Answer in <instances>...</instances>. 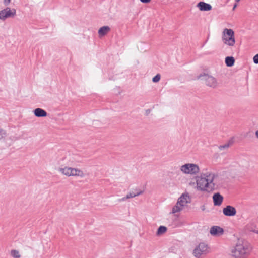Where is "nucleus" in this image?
<instances>
[{"label": "nucleus", "mask_w": 258, "mask_h": 258, "mask_svg": "<svg viewBox=\"0 0 258 258\" xmlns=\"http://www.w3.org/2000/svg\"><path fill=\"white\" fill-rule=\"evenodd\" d=\"M197 191L203 192H211L218 189L221 185L219 176L212 171L201 174L195 177Z\"/></svg>", "instance_id": "obj_1"}, {"label": "nucleus", "mask_w": 258, "mask_h": 258, "mask_svg": "<svg viewBox=\"0 0 258 258\" xmlns=\"http://www.w3.org/2000/svg\"><path fill=\"white\" fill-rule=\"evenodd\" d=\"M253 247L246 240H238L231 252L235 258H248L251 254Z\"/></svg>", "instance_id": "obj_2"}, {"label": "nucleus", "mask_w": 258, "mask_h": 258, "mask_svg": "<svg viewBox=\"0 0 258 258\" xmlns=\"http://www.w3.org/2000/svg\"><path fill=\"white\" fill-rule=\"evenodd\" d=\"M222 40L227 46H234L236 40L234 31L231 29L225 28L222 33Z\"/></svg>", "instance_id": "obj_3"}, {"label": "nucleus", "mask_w": 258, "mask_h": 258, "mask_svg": "<svg viewBox=\"0 0 258 258\" xmlns=\"http://www.w3.org/2000/svg\"><path fill=\"white\" fill-rule=\"evenodd\" d=\"M180 170L184 174L196 175L199 173L200 169L197 164L188 163L181 165Z\"/></svg>", "instance_id": "obj_4"}, {"label": "nucleus", "mask_w": 258, "mask_h": 258, "mask_svg": "<svg viewBox=\"0 0 258 258\" xmlns=\"http://www.w3.org/2000/svg\"><path fill=\"white\" fill-rule=\"evenodd\" d=\"M198 78L204 81L206 85L212 88H216L219 84L216 78L208 74L203 73L201 74Z\"/></svg>", "instance_id": "obj_5"}, {"label": "nucleus", "mask_w": 258, "mask_h": 258, "mask_svg": "<svg viewBox=\"0 0 258 258\" xmlns=\"http://www.w3.org/2000/svg\"><path fill=\"white\" fill-rule=\"evenodd\" d=\"M210 251L209 247L205 243H200L197 246L193 251V254L196 258H201L206 255Z\"/></svg>", "instance_id": "obj_6"}, {"label": "nucleus", "mask_w": 258, "mask_h": 258, "mask_svg": "<svg viewBox=\"0 0 258 258\" xmlns=\"http://www.w3.org/2000/svg\"><path fill=\"white\" fill-rule=\"evenodd\" d=\"M16 15V10L14 8L11 9L10 7H6L5 9L0 11V20L5 21L6 19L13 18Z\"/></svg>", "instance_id": "obj_7"}, {"label": "nucleus", "mask_w": 258, "mask_h": 258, "mask_svg": "<svg viewBox=\"0 0 258 258\" xmlns=\"http://www.w3.org/2000/svg\"><path fill=\"white\" fill-rule=\"evenodd\" d=\"M66 176L83 178L85 176V173L79 168L66 167Z\"/></svg>", "instance_id": "obj_8"}, {"label": "nucleus", "mask_w": 258, "mask_h": 258, "mask_svg": "<svg viewBox=\"0 0 258 258\" xmlns=\"http://www.w3.org/2000/svg\"><path fill=\"white\" fill-rule=\"evenodd\" d=\"M191 201L190 197L187 192L183 193L178 198L177 202L178 204L181 205L183 207L187 206V204L190 203Z\"/></svg>", "instance_id": "obj_9"}, {"label": "nucleus", "mask_w": 258, "mask_h": 258, "mask_svg": "<svg viewBox=\"0 0 258 258\" xmlns=\"http://www.w3.org/2000/svg\"><path fill=\"white\" fill-rule=\"evenodd\" d=\"M236 212L235 208L230 205H227L223 209V213L226 216H234L236 215Z\"/></svg>", "instance_id": "obj_10"}, {"label": "nucleus", "mask_w": 258, "mask_h": 258, "mask_svg": "<svg viewBox=\"0 0 258 258\" xmlns=\"http://www.w3.org/2000/svg\"><path fill=\"white\" fill-rule=\"evenodd\" d=\"M135 190L137 191V192H134L133 190L131 191L126 195V196L125 197H123L121 199H120V201H125L130 198L138 196L142 194L144 192L143 190H141L138 188H135Z\"/></svg>", "instance_id": "obj_11"}, {"label": "nucleus", "mask_w": 258, "mask_h": 258, "mask_svg": "<svg viewBox=\"0 0 258 258\" xmlns=\"http://www.w3.org/2000/svg\"><path fill=\"white\" fill-rule=\"evenodd\" d=\"M223 229L219 226H214L211 228L210 233L213 236H219L223 233Z\"/></svg>", "instance_id": "obj_12"}, {"label": "nucleus", "mask_w": 258, "mask_h": 258, "mask_svg": "<svg viewBox=\"0 0 258 258\" xmlns=\"http://www.w3.org/2000/svg\"><path fill=\"white\" fill-rule=\"evenodd\" d=\"M213 200L215 206H220L223 201V197L219 193H216L213 196Z\"/></svg>", "instance_id": "obj_13"}, {"label": "nucleus", "mask_w": 258, "mask_h": 258, "mask_svg": "<svg viewBox=\"0 0 258 258\" xmlns=\"http://www.w3.org/2000/svg\"><path fill=\"white\" fill-rule=\"evenodd\" d=\"M197 7L202 11H208L212 10V6L204 2H200L198 3Z\"/></svg>", "instance_id": "obj_14"}, {"label": "nucleus", "mask_w": 258, "mask_h": 258, "mask_svg": "<svg viewBox=\"0 0 258 258\" xmlns=\"http://www.w3.org/2000/svg\"><path fill=\"white\" fill-rule=\"evenodd\" d=\"M33 113L35 116L37 117H46L47 115V112L44 109L40 108H37L33 110Z\"/></svg>", "instance_id": "obj_15"}, {"label": "nucleus", "mask_w": 258, "mask_h": 258, "mask_svg": "<svg viewBox=\"0 0 258 258\" xmlns=\"http://www.w3.org/2000/svg\"><path fill=\"white\" fill-rule=\"evenodd\" d=\"M110 31V28L108 26H103L98 30V35L102 37L106 35Z\"/></svg>", "instance_id": "obj_16"}, {"label": "nucleus", "mask_w": 258, "mask_h": 258, "mask_svg": "<svg viewBox=\"0 0 258 258\" xmlns=\"http://www.w3.org/2000/svg\"><path fill=\"white\" fill-rule=\"evenodd\" d=\"M184 207H183L181 205L178 204V203L177 202L175 206H173L172 209V212L171 213L175 214L176 213L180 212L182 211Z\"/></svg>", "instance_id": "obj_17"}, {"label": "nucleus", "mask_w": 258, "mask_h": 258, "mask_svg": "<svg viewBox=\"0 0 258 258\" xmlns=\"http://www.w3.org/2000/svg\"><path fill=\"white\" fill-rule=\"evenodd\" d=\"M235 59L232 56H228L225 58V63L228 67H232L234 65Z\"/></svg>", "instance_id": "obj_18"}, {"label": "nucleus", "mask_w": 258, "mask_h": 258, "mask_svg": "<svg viewBox=\"0 0 258 258\" xmlns=\"http://www.w3.org/2000/svg\"><path fill=\"white\" fill-rule=\"evenodd\" d=\"M167 230V228L166 227L164 226H160L156 232V235L161 236L163 234L165 233Z\"/></svg>", "instance_id": "obj_19"}, {"label": "nucleus", "mask_w": 258, "mask_h": 258, "mask_svg": "<svg viewBox=\"0 0 258 258\" xmlns=\"http://www.w3.org/2000/svg\"><path fill=\"white\" fill-rule=\"evenodd\" d=\"M11 255L14 258H20V255L19 252L17 250H12L11 251Z\"/></svg>", "instance_id": "obj_20"}, {"label": "nucleus", "mask_w": 258, "mask_h": 258, "mask_svg": "<svg viewBox=\"0 0 258 258\" xmlns=\"http://www.w3.org/2000/svg\"><path fill=\"white\" fill-rule=\"evenodd\" d=\"M160 79V75L159 74L156 75L155 77H154L152 79L153 82L155 83H157L159 81Z\"/></svg>", "instance_id": "obj_21"}, {"label": "nucleus", "mask_w": 258, "mask_h": 258, "mask_svg": "<svg viewBox=\"0 0 258 258\" xmlns=\"http://www.w3.org/2000/svg\"><path fill=\"white\" fill-rule=\"evenodd\" d=\"M6 133L4 130H0V140L5 137Z\"/></svg>", "instance_id": "obj_22"}, {"label": "nucleus", "mask_w": 258, "mask_h": 258, "mask_svg": "<svg viewBox=\"0 0 258 258\" xmlns=\"http://www.w3.org/2000/svg\"><path fill=\"white\" fill-rule=\"evenodd\" d=\"M228 147H229L228 144H225L224 145L220 146L219 147V148L220 150H224V149H228Z\"/></svg>", "instance_id": "obj_23"}, {"label": "nucleus", "mask_w": 258, "mask_h": 258, "mask_svg": "<svg viewBox=\"0 0 258 258\" xmlns=\"http://www.w3.org/2000/svg\"><path fill=\"white\" fill-rule=\"evenodd\" d=\"M253 60L254 63L258 64V54H256L253 57Z\"/></svg>", "instance_id": "obj_24"}, {"label": "nucleus", "mask_w": 258, "mask_h": 258, "mask_svg": "<svg viewBox=\"0 0 258 258\" xmlns=\"http://www.w3.org/2000/svg\"><path fill=\"white\" fill-rule=\"evenodd\" d=\"M11 1V0H4L3 4L5 6H7L10 4Z\"/></svg>", "instance_id": "obj_25"}, {"label": "nucleus", "mask_w": 258, "mask_h": 258, "mask_svg": "<svg viewBox=\"0 0 258 258\" xmlns=\"http://www.w3.org/2000/svg\"><path fill=\"white\" fill-rule=\"evenodd\" d=\"M140 1L143 3H149L151 2V0H140Z\"/></svg>", "instance_id": "obj_26"}, {"label": "nucleus", "mask_w": 258, "mask_h": 258, "mask_svg": "<svg viewBox=\"0 0 258 258\" xmlns=\"http://www.w3.org/2000/svg\"><path fill=\"white\" fill-rule=\"evenodd\" d=\"M58 170L62 172V174L64 173V169L62 168H59Z\"/></svg>", "instance_id": "obj_27"}, {"label": "nucleus", "mask_w": 258, "mask_h": 258, "mask_svg": "<svg viewBox=\"0 0 258 258\" xmlns=\"http://www.w3.org/2000/svg\"><path fill=\"white\" fill-rule=\"evenodd\" d=\"M251 231L258 234V229H252L250 230Z\"/></svg>", "instance_id": "obj_28"}, {"label": "nucleus", "mask_w": 258, "mask_h": 258, "mask_svg": "<svg viewBox=\"0 0 258 258\" xmlns=\"http://www.w3.org/2000/svg\"><path fill=\"white\" fill-rule=\"evenodd\" d=\"M255 134L256 137L258 139V130L255 131Z\"/></svg>", "instance_id": "obj_29"}, {"label": "nucleus", "mask_w": 258, "mask_h": 258, "mask_svg": "<svg viewBox=\"0 0 258 258\" xmlns=\"http://www.w3.org/2000/svg\"><path fill=\"white\" fill-rule=\"evenodd\" d=\"M237 4H235L234 5L233 7V10H235V9L237 7Z\"/></svg>", "instance_id": "obj_30"}, {"label": "nucleus", "mask_w": 258, "mask_h": 258, "mask_svg": "<svg viewBox=\"0 0 258 258\" xmlns=\"http://www.w3.org/2000/svg\"><path fill=\"white\" fill-rule=\"evenodd\" d=\"M194 184H195V182H189V185L190 186H192V185H194Z\"/></svg>", "instance_id": "obj_31"}, {"label": "nucleus", "mask_w": 258, "mask_h": 258, "mask_svg": "<svg viewBox=\"0 0 258 258\" xmlns=\"http://www.w3.org/2000/svg\"><path fill=\"white\" fill-rule=\"evenodd\" d=\"M134 192H137V191L135 190V189H133Z\"/></svg>", "instance_id": "obj_32"}, {"label": "nucleus", "mask_w": 258, "mask_h": 258, "mask_svg": "<svg viewBox=\"0 0 258 258\" xmlns=\"http://www.w3.org/2000/svg\"><path fill=\"white\" fill-rule=\"evenodd\" d=\"M240 0H235L236 3H238Z\"/></svg>", "instance_id": "obj_33"}]
</instances>
